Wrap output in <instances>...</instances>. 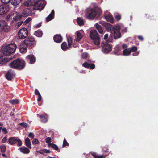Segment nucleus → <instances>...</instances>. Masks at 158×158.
I'll list each match as a JSON object with an SVG mask.
<instances>
[{"label": "nucleus", "instance_id": "obj_1", "mask_svg": "<svg viewBox=\"0 0 158 158\" xmlns=\"http://www.w3.org/2000/svg\"><path fill=\"white\" fill-rule=\"evenodd\" d=\"M99 23L104 27L108 31H110L111 33L108 42H112L113 37L115 40L118 39L121 37L120 27L119 25H117L113 27L111 24L102 21H100Z\"/></svg>", "mask_w": 158, "mask_h": 158}, {"label": "nucleus", "instance_id": "obj_2", "mask_svg": "<svg viewBox=\"0 0 158 158\" xmlns=\"http://www.w3.org/2000/svg\"><path fill=\"white\" fill-rule=\"evenodd\" d=\"M102 14V10L100 8H96L94 9L88 8L86 10L85 15L88 19H90L96 16L99 17Z\"/></svg>", "mask_w": 158, "mask_h": 158}, {"label": "nucleus", "instance_id": "obj_3", "mask_svg": "<svg viewBox=\"0 0 158 158\" xmlns=\"http://www.w3.org/2000/svg\"><path fill=\"white\" fill-rule=\"evenodd\" d=\"M24 60L17 58L9 63L8 65L11 68L18 70H22L25 67Z\"/></svg>", "mask_w": 158, "mask_h": 158}, {"label": "nucleus", "instance_id": "obj_4", "mask_svg": "<svg viewBox=\"0 0 158 158\" xmlns=\"http://www.w3.org/2000/svg\"><path fill=\"white\" fill-rule=\"evenodd\" d=\"M16 49V46L14 44H10L3 46L1 50L3 55H11L15 52Z\"/></svg>", "mask_w": 158, "mask_h": 158}, {"label": "nucleus", "instance_id": "obj_5", "mask_svg": "<svg viewBox=\"0 0 158 158\" xmlns=\"http://www.w3.org/2000/svg\"><path fill=\"white\" fill-rule=\"evenodd\" d=\"M90 37L95 45L100 44V37L96 30H92L90 31Z\"/></svg>", "mask_w": 158, "mask_h": 158}, {"label": "nucleus", "instance_id": "obj_6", "mask_svg": "<svg viewBox=\"0 0 158 158\" xmlns=\"http://www.w3.org/2000/svg\"><path fill=\"white\" fill-rule=\"evenodd\" d=\"M46 2L44 0H38L34 3L33 6L35 10L41 11L45 7Z\"/></svg>", "mask_w": 158, "mask_h": 158}, {"label": "nucleus", "instance_id": "obj_7", "mask_svg": "<svg viewBox=\"0 0 158 158\" xmlns=\"http://www.w3.org/2000/svg\"><path fill=\"white\" fill-rule=\"evenodd\" d=\"M102 150L103 152L105 153H108L107 154L105 155H98L96 152H92L91 153V154L94 158H105L108 155L109 153L110 152L109 151V150L107 147H103L102 148Z\"/></svg>", "mask_w": 158, "mask_h": 158}, {"label": "nucleus", "instance_id": "obj_8", "mask_svg": "<svg viewBox=\"0 0 158 158\" xmlns=\"http://www.w3.org/2000/svg\"><path fill=\"white\" fill-rule=\"evenodd\" d=\"M36 41L34 37H29L26 39L23 43V44L25 45L26 47H31L35 44Z\"/></svg>", "mask_w": 158, "mask_h": 158}, {"label": "nucleus", "instance_id": "obj_9", "mask_svg": "<svg viewBox=\"0 0 158 158\" xmlns=\"http://www.w3.org/2000/svg\"><path fill=\"white\" fill-rule=\"evenodd\" d=\"M8 141L11 145L17 143V145L18 147L22 146V144L21 140L17 137H11L9 138Z\"/></svg>", "mask_w": 158, "mask_h": 158}, {"label": "nucleus", "instance_id": "obj_10", "mask_svg": "<svg viewBox=\"0 0 158 158\" xmlns=\"http://www.w3.org/2000/svg\"><path fill=\"white\" fill-rule=\"evenodd\" d=\"M28 35V31L27 29L26 28L21 29L19 31L18 35L19 37L23 39L26 38Z\"/></svg>", "mask_w": 158, "mask_h": 158}, {"label": "nucleus", "instance_id": "obj_11", "mask_svg": "<svg viewBox=\"0 0 158 158\" xmlns=\"http://www.w3.org/2000/svg\"><path fill=\"white\" fill-rule=\"evenodd\" d=\"M35 9L34 7L30 6L25 8L23 12V14L25 16L31 15L35 14Z\"/></svg>", "mask_w": 158, "mask_h": 158}, {"label": "nucleus", "instance_id": "obj_12", "mask_svg": "<svg viewBox=\"0 0 158 158\" xmlns=\"http://www.w3.org/2000/svg\"><path fill=\"white\" fill-rule=\"evenodd\" d=\"M101 46H102V51L105 54H107L110 52L112 48V45H110L107 43L104 44L103 43H102Z\"/></svg>", "mask_w": 158, "mask_h": 158}, {"label": "nucleus", "instance_id": "obj_13", "mask_svg": "<svg viewBox=\"0 0 158 158\" xmlns=\"http://www.w3.org/2000/svg\"><path fill=\"white\" fill-rule=\"evenodd\" d=\"M11 57H6L0 55V64H5L6 63L11 60Z\"/></svg>", "mask_w": 158, "mask_h": 158}, {"label": "nucleus", "instance_id": "obj_14", "mask_svg": "<svg viewBox=\"0 0 158 158\" xmlns=\"http://www.w3.org/2000/svg\"><path fill=\"white\" fill-rule=\"evenodd\" d=\"M8 10V7L4 4L0 5V15L5 14Z\"/></svg>", "mask_w": 158, "mask_h": 158}, {"label": "nucleus", "instance_id": "obj_15", "mask_svg": "<svg viewBox=\"0 0 158 158\" xmlns=\"http://www.w3.org/2000/svg\"><path fill=\"white\" fill-rule=\"evenodd\" d=\"M14 76V73L11 69L8 71L5 75L6 77L8 80H11Z\"/></svg>", "mask_w": 158, "mask_h": 158}, {"label": "nucleus", "instance_id": "obj_16", "mask_svg": "<svg viewBox=\"0 0 158 158\" xmlns=\"http://www.w3.org/2000/svg\"><path fill=\"white\" fill-rule=\"evenodd\" d=\"M28 61H29L31 64H33L35 61V58L32 54L29 55L26 57Z\"/></svg>", "mask_w": 158, "mask_h": 158}, {"label": "nucleus", "instance_id": "obj_17", "mask_svg": "<svg viewBox=\"0 0 158 158\" xmlns=\"http://www.w3.org/2000/svg\"><path fill=\"white\" fill-rule=\"evenodd\" d=\"M62 37L58 34L55 35L53 37L54 41L56 43H61L62 40Z\"/></svg>", "mask_w": 158, "mask_h": 158}, {"label": "nucleus", "instance_id": "obj_18", "mask_svg": "<svg viewBox=\"0 0 158 158\" xmlns=\"http://www.w3.org/2000/svg\"><path fill=\"white\" fill-rule=\"evenodd\" d=\"M104 17L107 21H109L111 23H114V19L112 16L110 15H106L104 16Z\"/></svg>", "mask_w": 158, "mask_h": 158}, {"label": "nucleus", "instance_id": "obj_19", "mask_svg": "<svg viewBox=\"0 0 158 158\" xmlns=\"http://www.w3.org/2000/svg\"><path fill=\"white\" fill-rule=\"evenodd\" d=\"M55 12L53 10H52L50 14L46 18V21L47 22H49L52 20L54 17Z\"/></svg>", "mask_w": 158, "mask_h": 158}, {"label": "nucleus", "instance_id": "obj_20", "mask_svg": "<svg viewBox=\"0 0 158 158\" xmlns=\"http://www.w3.org/2000/svg\"><path fill=\"white\" fill-rule=\"evenodd\" d=\"M19 148L20 152L23 154H28L29 153L30 151L28 148L25 146H23Z\"/></svg>", "mask_w": 158, "mask_h": 158}, {"label": "nucleus", "instance_id": "obj_21", "mask_svg": "<svg viewBox=\"0 0 158 158\" xmlns=\"http://www.w3.org/2000/svg\"><path fill=\"white\" fill-rule=\"evenodd\" d=\"M2 28L3 31L6 32H9L10 30V27L7 23L3 25Z\"/></svg>", "mask_w": 158, "mask_h": 158}, {"label": "nucleus", "instance_id": "obj_22", "mask_svg": "<svg viewBox=\"0 0 158 158\" xmlns=\"http://www.w3.org/2000/svg\"><path fill=\"white\" fill-rule=\"evenodd\" d=\"M25 143L26 145L29 148L31 149V143L29 139L28 138H27L25 139Z\"/></svg>", "mask_w": 158, "mask_h": 158}, {"label": "nucleus", "instance_id": "obj_23", "mask_svg": "<svg viewBox=\"0 0 158 158\" xmlns=\"http://www.w3.org/2000/svg\"><path fill=\"white\" fill-rule=\"evenodd\" d=\"M121 47L118 45L116 46L113 49V51L115 54H117L121 50Z\"/></svg>", "mask_w": 158, "mask_h": 158}, {"label": "nucleus", "instance_id": "obj_24", "mask_svg": "<svg viewBox=\"0 0 158 158\" xmlns=\"http://www.w3.org/2000/svg\"><path fill=\"white\" fill-rule=\"evenodd\" d=\"M77 21L78 24L80 26H82L84 24V20L81 18H77Z\"/></svg>", "mask_w": 158, "mask_h": 158}, {"label": "nucleus", "instance_id": "obj_25", "mask_svg": "<svg viewBox=\"0 0 158 158\" xmlns=\"http://www.w3.org/2000/svg\"><path fill=\"white\" fill-rule=\"evenodd\" d=\"M96 27L97 30L98 31L99 33L100 34H102L103 32V30L102 29L101 26L98 23L96 24Z\"/></svg>", "mask_w": 158, "mask_h": 158}, {"label": "nucleus", "instance_id": "obj_26", "mask_svg": "<svg viewBox=\"0 0 158 158\" xmlns=\"http://www.w3.org/2000/svg\"><path fill=\"white\" fill-rule=\"evenodd\" d=\"M43 33L40 29H39L35 31L34 35L38 37H41Z\"/></svg>", "mask_w": 158, "mask_h": 158}, {"label": "nucleus", "instance_id": "obj_27", "mask_svg": "<svg viewBox=\"0 0 158 158\" xmlns=\"http://www.w3.org/2000/svg\"><path fill=\"white\" fill-rule=\"evenodd\" d=\"M62 49L63 51H65L67 49H68L66 42H63L61 45Z\"/></svg>", "mask_w": 158, "mask_h": 158}, {"label": "nucleus", "instance_id": "obj_28", "mask_svg": "<svg viewBox=\"0 0 158 158\" xmlns=\"http://www.w3.org/2000/svg\"><path fill=\"white\" fill-rule=\"evenodd\" d=\"M22 0H11V4L14 6H16Z\"/></svg>", "mask_w": 158, "mask_h": 158}, {"label": "nucleus", "instance_id": "obj_29", "mask_svg": "<svg viewBox=\"0 0 158 158\" xmlns=\"http://www.w3.org/2000/svg\"><path fill=\"white\" fill-rule=\"evenodd\" d=\"M48 146L49 147H52V148L56 151L58 150V146L55 144L52 143H50L48 145Z\"/></svg>", "mask_w": 158, "mask_h": 158}, {"label": "nucleus", "instance_id": "obj_30", "mask_svg": "<svg viewBox=\"0 0 158 158\" xmlns=\"http://www.w3.org/2000/svg\"><path fill=\"white\" fill-rule=\"evenodd\" d=\"M130 53L131 51L129 49H125L123 51V55L124 56H128Z\"/></svg>", "mask_w": 158, "mask_h": 158}, {"label": "nucleus", "instance_id": "obj_31", "mask_svg": "<svg viewBox=\"0 0 158 158\" xmlns=\"http://www.w3.org/2000/svg\"><path fill=\"white\" fill-rule=\"evenodd\" d=\"M25 45H22L19 48V50L21 52H25L27 51V48L26 46L25 47Z\"/></svg>", "mask_w": 158, "mask_h": 158}, {"label": "nucleus", "instance_id": "obj_32", "mask_svg": "<svg viewBox=\"0 0 158 158\" xmlns=\"http://www.w3.org/2000/svg\"><path fill=\"white\" fill-rule=\"evenodd\" d=\"M77 39L76 40L77 41H79L81 40L82 38V36L80 32H77Z\"/></svg>", "mask_w": 158, "mask_h": 158}, {"label": "nucleus", "instance_id": "obj_33", "mask_svg": "<svg viewBox=\"0 0 158 158\" xmlns=\"http://www.w3.org/2000/svg\"><path fill=\"white\" fill-rule=\"evenodd\" d=\"M68 45L69 47H71L72 44V40L71 37H69L67 38Z\"/></svg>", "mask_w": 158, "mask_h": 158}, {"label": "nucleus", "instance_id": "obj_34", "mask_svg": "<svg viewBox=\"0 0 158 158\" xmlns=\"http://www.w3.org/2000/svg\"><path fill=\"white\" fill-rule=\"evenodd\" d=\"M6 147L5 145H2L0 146V149L2 152H5L6 151Z\"/></svg>", "mask_w": 158, "mask_h": 158}, {"label": "nucleus", "instance_id": "obj_35", "mask_svg": "<svg viewBox=\"0 0 158 158\" xmlns=\"http://www.w3.org/2000/svg\"><path fill=\"white\" fill-rule=\"evenodd\" d=\"M9 102L12 104H15L18 103L19 101L17 99H12L10 100Z\"/></svg>", "mask_w": 158, "mask_h": 158}, {"label": "nucleus", "instance_id": "obj_36", "mask_svg": "<svg viewBox=\"0 0 158 158\" xmlns=\"http://www.w3.org/2000/svg\"><path fill=\"white\" fill-rule=\"evenodd\" d=\"M114 16L115 19L117 20V21H119L121 19V15L118 13L115 14L114 15Z\"/></svg>", "mask_w": 158, "mask_h": 158}, {"label": "nucleus", "instance_id": "obj_37", "mask_svg": "<svg viewBox=\"0 0 158 158\" xmlns=\"http://www.w3.org/2000/svg\"><path fill=\"white\" fill-rule=\"evenodd\" d=\"M69 144L67 141L66 139L64 138L63 140L62 146L63 147H65L67 146H69Z\"/></svg>", "mask_w": 158, "mask_h": 158}, {"label": "nucleus", "instance_id": "obj_38", "mask_svg": "<svg viewBox=\"0 0 158 158\" xmlns=\"http://www.w3.org/2000/svg\"><path fill=\"white\" fill-rule=\"evenodd\" d=\"M19 125H21L22 127L24 128H26L27 126V123L24 122L20 123Z\"/></svg>", "mask_w": 158, "mask_h": 158}, {"label": "nucleus", "instance_id": "obj_39", "mask_svg": "<svg viewBox=\"0 0 158 158\" xmlns=\"http://www.w3.org/2000/svg\"><path fill=\"white\" fill-rule=\"evenodd\" d=\"M88 54L87 53L84 52L82 54L81 57L84 59H86L88 57Z\"/></svg>", "mask_w": 158, "mask_h": 158}, {"label": "nucleus", "instance_id": "obj_40", "mask_svg": "<svg viewBox=\"0 0 158 158\" xmlns=\"http://www.w3.org/2000/svg\"><path fill=\"white\" fill-rule=\"evenodd\" d=\"M137 47L136 46H135L131 47L130 50L131 51V52H133L137 51Z\"/></svg>", "mask_w": 158, "mask_h": 158}, {"label": "nucleus", "instance_id": "obj_41", "mask_svg": "<svg viewBox=\"0 0 158 158\" xmlns=\"http://www.w3.org/2000/svg\"><path fill=\"white\" fill-rule=\"evenodd\" d=\"M52 139L51 137H48L45 139V141L47 143H50L51 142Z\"/></svg>", "mask_w": 158, "mask_h": 158}, {"label": "nucleus", "instance_id": "obj_42", "mask_svg": "<svg viewBox=\"0 0 158 158\" xmlns=\"http://www.w3.org/2000/svg\"><path fill=\"white\" fill-rule=\"evenodd\" d=\"M82 65L83 67L86 68H89V65H90V64L88 63L87 62H85L82 64Z\"/></svg>", "mask_w": 158, "mask_h": 158}, {"label": "nucleus", "instance_id": "obj_43", "mask_svg": "<svg viewBox=\"0 0 158 158\" xmlns=\"http://www.w3.org/2000/svg\"><path fill=\"white\" fill-rule=\"evenodd\" d=\"M39 142L38 140L36 138L34 139L32 141V143L34 144H38Z\"/></svg>", "mask_w": 158, "mask_h": 158}, {"label": "nucleus", "instance_id": "obj_44", "mask_svg": "<svg viewBox=\"0 0 158 158\" xmlns=\"http://www.w3.org/2000/svg\"><path fill=\"white\" fill-rule=\"evenodd\" d=\"M31 3L27 2H24V5L25 6L28 7L31 6Z\"/></svg>", "mask_w": 158, "mask_h": 158}, {"label": "nucleus", "instance_id": "obj_45", "mask_svg": "<svg viewBox=\"0 0 158 158\" xmlns=\"http://www.w3.org/2000/svg\"><path fill=\"white\" fill-rule=\"evenodd\" d=\"M2 3L4 4H7L10 2L11 0H1Z\"/></svg>", "mask_w": 158, "mask_h": 158}, {"label": "nucleus", "instance_id": "obj_46", "mask_svg": "<svg viewBox=\"0 0 158 158\" xmlns=\"http://www.w3.org/2000/svg\"><path fill=\"white\" fill-rule=\"evenodd\" d=\"M28 136L31 139H33L35 136V135L33 133L31 132L29 133Z\"/></svg>", "mask_w": 158, "mask_h": 158}, {"label": "nucleus", "instance_id": "obj_47", "mask_svg": "<svg viewBox=\"0 0 158 158\" xmlns=\"http://www.w3.org/2000/svg\"><path fill=\"white\" fill-rule=\"evenodd\" d=\"M20 18H21V17H20L19 16H15L14 17H13V21H18V19H19Z\"/></svg>", "mask_w": 158, "mask_h": 158}, {"label": "nucleus", "instance_id": "obj_48", "mask_svg": "<svg viewBox=\"0 0 158 158\" xmlns=\"http://www.w3.org/2000/svg\"><path fill=\"white\" fill-rule=\"evenodd\" d=\"M108 34H106L104 36V39L105 40H106L107 42H110L108 41L109 40H108L109 39H108Z\"/></svg>", "mask_w": 158, "mask_h": 158}, {"label": "nucleus", "instance_id": "obj_49", "mask_svg": "<svg viewBox=\"0 0 158 158\" xmlns=\"http://www.w3.org/2000/svg\"><path fill=\"white\" fill-rule=\"evenodd\" d=\"M95 67V64H94L92 63L91 64H90V65H89V68L91 69H94Z\"/></svg>", "mask_w": 158, "mask_h": 158}, {"label": "nucleus", "instance_id": "obj_50", "mask_svg": "<svg viewBox=\"0 0 158 158\" xmlns=\"http://www.w3.org/2000/svg\"><path fill=\"white\" fill-rule=\"evenodd\" d=\"M35 94L36 95H39L40 94L39 91L38 90V89H35V92H34Z\"/></svg>", "mask_w": 158, "mask_h": 158}, {"label": "nucleus", "instance_id": "obj_51", "mask_svg": "<svg viewBox=\"0 0 158 158\" xmlns=\"http://www.w3.org/2000/svg\"><path fill=\"white\" fill-rule=\"evenodd\" d=\"M42 151L46 153H51V151L50 150H47L46 149H44L42 150Z\"/></svg>", "mask_w": 158, "mask_h": 158}, {"label": "nucleus", "instance_id": "obj_52", "mask_svg": "<svg viewBox=\"0 0 158 158\" xmlns=\"http://www.w3.org/2000/svg\"><path fill=\"white\" fill-rule=\"evenodd\" d=\"M2 131L3 132L4 134H6L8 133V131L6 129L5 127L2 128Z\"/></svg>", "mask_w": 158, "mask_h": 158}, {"label": "nucleus", "instance_id": "obj_53", "mask_svg": "<svg viewBox=\"0 0 158 158\" xmlns=\"http://www.w3.org/2000/svg\"><path fill=\"white\" fill-rule=\"evenodd\" d=\"M41 122L43 123H45L47 121V118L44 117L43 119H41Z\"/></svg>", "mask_w": 158, "mask_h": 158}, {"label": "nucleus", "instance_id": "obj_54", "mask_svg": "<svg viewBox=\"0 0 158 158\" xmlns=\"http://www.w3.org/2000/svg\"><path fill=\"white\" fill-rule=\"evenodd\" d=\"M7 141V138L6 137H4L3 139H2V143H6Z\"/></svg>", "mask_w": 158, "mask_h": 158}, {"label": "nucleus", "instance_id": "obj_55", "mask_svg": "<svg viewBox=\"0 0 158 158\" xmlns=\"http://www.w3.org/2000/svg\"><path fill=\"white\" fill-rule=\"evenodd\" d=\"M122 32L123 33H125L127 32V29L126 27H123L121 29Z\"/></svg>", "mask_w": 158, "mask_h": 158}, {"label": "nucleus", "instance_id": "obj_56", "mask_svg": "<svg viewBox=\"0 0 158 158\" xmlns=\"http://www.w3.org/2000/svg\"><path fill=\"white\" fill-rule=\"evenodd\" d=\"M138 38L139 40L141 41H143L144 40L143 37L141 35L138 36Z\"/></svg>", "mask_w": 158, "mask_h": 158}, {"label": "nucleus", "instance_id": "obj_57", "mask_svg": "<svg viewBox=\"0 0 158 158\" xmlns=\"http://www.w3.org/2000/svg\"><path fill=\"white\" fill-rule=\"evenodd\" d=\"M41 98H42V97H41V94H40L38 95L37 100V101L38 102L40 101L41 100Z\"/></svg>", "mask_w": 158, "mask_h": 158}, {"label": "nucleus", "instance_id": "obj_58", "mask_svg": "<svg viewBox=\"0 0 158 158\" xmlns=\"http://www.w3.org/2000/svg\"><path fill=\"white\" fill-rule=\"evenodd\" d=\"M122 47L123 48H127V46L126 44H124L122 45Z\"/></svg>", "mask_w": 158, "mask_h": 158}, {"label": "nucleus", "instance_id": "obj_59", "mask_svg": "<svg viewBox=\"0 0 158 158\" xmlns=\"http://www.w3.org/2000/svg\"><path fill=\"white\" fill-rule=\"evenodd\" d=\"M146 18H148L150 19L151 20L154 19L152 18L150 16H149L148 15H146Z\"/></svg>", "mask_w": 158, "mask_h": 158}, {"label": "nucleus", "instance_id": "obj_60", "mask_svg": "<svg viewBox=\"0 0 158 158\" xmlns=\"http://www.w3.org/2000/svg\"><path fill=\"white\" fill-rule=\"evenodd\" d=\"M31 20V19L29 17L26 20V22H27V23H29Z\"/></svg>", "mask_w": 158, "mask_h": 158}, {"label": "nucleus", "instance_id": "obj_61", "mask_svg": "<svg viewBox=\"0 0 158 158\" xmlns=\"http://www.w3.org/2000/svg\"><path fill=\"white\" fill-rule=\"evenodd\" d=\"M23 22V21L18 22L17 23L18 24V26H21Z\"/></svg>", "mask_w": 158, "mask_h": 158}, {"label": "nucleus", "instance_id": "obj_62", "mask_svg": "<svg viewBox=\"0 0 158 158\" xmlns=\"http://www.w3.org/2000/svg\"><path fill=\"white\" fill-rule=\"evenodd\" d=\"M138 54H139V52H136L135 53H133L132 54V55L134 56H136L138 55Z\"/></svg>", "mask_w": 158, "mask_h": 158}, {"label": "nucleus", "instance_id": "obj_63", "mask_svg": "<svg viewBox=\"0 0 158 158\" xmlns=\"http://www.w3.org/2000/svg\"><path fill=\"white\" fill-rule=\"evenodd\" d=\"M78 133L79 132L78 131H76L74 132V134H75V135L76 136L78 135H79Z\"/></svg>", "mask_w": 158, "mask_h": 158}, {"label": "nucleus", "instance_id": "obj_64", "mask_svg": "<svg viewBox=\"0 0 158 158\" xmlns=\"http://www.w3.org/2000/svg\"><path fill=\"white\" fill-rule=\"evenodd\" d=\"M41 23H39L38 25H37V26H36V27H40L41 26Z\"/></svg>", "mask_w": 158, "mask_h": 158}]
</instances>
